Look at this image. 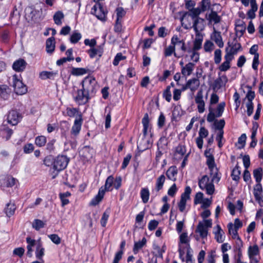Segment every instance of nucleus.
Returning a JSON list of instances; mask_svg holds the SVG:
<instances>
[{
    "label": "nucleus",
    "instance_id": "obj_1",
    "mask_svg": "<svg viewBox=\"0 0 263 263\" xmlns=\"http://www.w3.org/2000/svg\"><path fill=\"white\" fill-rule=\"evenodd\" d=\"M82 88L78 89L77 96L74 100L79 105H83L88 103L93 98L99 88V85L95 78L88 76L81 82Z\"/></svg>",
    "mask_w": 263,
    "mask_h": 263
},
{
    "label": "nucleus",
    "instance_id": "obj_2",
    "mask_svg": "<svg viewBox=\"0 0 263 263\" xmlns=\"http://www.w3.org/2000/svg\"><path fill=\"white\" fill-rule=\"evenodd\" d=\"M100 1L94 0L96 3L91 8V13L95 15L98 19L102 21H106L107 11L104 9L103 5L99 3Z\"/></svg>",
    "mask_w": 263,
    "mask_h": 263
},
{
    "label": "nucleus",
    "instance_id": "obj_3",
    "mask_svg": "<svg viewBox=\"0 0 263 263\" xmlns=\"http://www.w3.org/2000/svg\"><path fill=\"white\" fill-rule=\"evenodd\" d=\"M226 106V103L224 102H222L220 103L216 108V114H214L213 112V109L211 106H210L209 107V113L208 115L207 116V121L209 122H212L213 121H215V118H219L220 117L224 109V107Z\"/></svg>",
    "mask_w": 263,
    "mask_h": 263
},
{
    "label": "nucleus",
    "instance_id": "obj_4",
    "mask_svg": "<svg viewBox=\"0 0 263 263\" xmlns=\"http://www.w3.org/2000/svg\"><path fill=\"white\" fill-rule=\"evenodd\" d=\"M69 159L66 156L59 155L54 160L53 168L57 172L65 169L69 162Z\"/></svg>",
    "mask_w": 263,
    "mask_h": 263
},
{
    "label": "nucleus",
    "instance_id": "obj_5",
    "mask_svg": "<svg viewBox=\"0 0 263 263\" xmlns=\"http://www.w3.org/2000/svg\"><path fill=\"white\" fill-rule=\"evenodd\" d=\"M211 6V0H201L198 3V7L193 10L192 14L194 16H198L201 13L212 9Z\"/></svg>",
    "mask_w": 263,
    "mask_h": 263
},
{
    "label": "nucleus",
    "instance_id": "obj_6",
    "mask_svg": "<svg viewBox=\"0 0 263 263\" xmlns=\"http://www.w3.org/2000/svg\"><path fill=\"white\" fill-rule=\"evenodd\" d=\"M13 87L15 93L17 95H24L27 91V86L22 81L17 79L16 74L13 76Z\"/></svg>",
    "mask_w": 263,
    "mask_h": 263
},
{
    "label": "nucleus",
    "instance_id": "obj_7",
    "mask_svg": "<svg viewBox=\"0 0 263 263\" xmlns=\"http://www.w3.org/2000/svg\"><path fill=\"white\" fill-rule=\"evenodd\" d=\"M94 151L90 146H84L79 152L80 156L84 163L90 161L93 157Z\"/></svg>",
    "mask_w": 263,
    "mask_h": 263
},
{
    "label": "nucleus",
    "instance_id": "obj_8",
    "mask_svg": "<svg viewBox=\"0 0 263 263\" xmlns=\"http://www.w3.org/2000/svg\"><path fill=\"white\" fill-rule=\"evenodd\" d=\"M25 16L29 23L35 22L40 17V12L36 10L33 7H28L25 10Z\"/></svg>",
    "mask_w": 263,
    "mask_h": 263
},
{
    "label": "nucleus",
    "instance_id": "obj_9",
    "mask_svg": "<svg viewBox=\"0 0 263 263\" xmlns=\"http://www.w3.org/2000/svg\"><path fill=\"white\" fill-rule=\"evenodd\" d=\"M83 122V115L82 114H80L79 117H77L74 120L73 125L72 126L70 132L71 135L76 137L79 134Z\"/></svg>",
    "mask_w": 263,
    "mask_h": 263
},
{
    "label": "nucleus",
    "instance_id": "obj_10",
    "mask_svg": "<svg viewBox=\"0 0 263 263\" xmlns=\"http://www.w3.org/2000/svg\"><path fill=\"white\" fill-rule=\"evenodd\" d=\"M142 123L143 124V138H146V136L148 133L150 134L151 138H152L153 134L152 132V127L149 125V116L147 113L144 114L143 118L142 119Z\"/></svg>",
    "mask_w": 263,
    "mask_h": 263
},
{
    "label": "nucleus",
    "instance_id": "obj_11",
    "mask_svg": "<svg viewBox=\"0 0 263 263\" xmlns=\"http://www.w3.org/2000/svg\"><path fill=\"white\" fill-rule=\"evenodd\" d=\"M210 12L206 13L205 16L209 23H213L214 24L219 23L221 21V17L218 14V11H214L213 8L210 9Z\"/></svg>",
    "mask_w": 263,
    "mask_h": 263
},
{
    "label": "nucleus",
    "instance_id": "obj_12",
    "mask_svg": "<svg viewBox=\"0 0 263 263\" xmlns=\"http://www.w3.org/2000/svg\"><path fill=\"white\" fill-rule=\"evenodd\" d=\"M153 140L152 138L147 139L146 138H142L140 141L137 142V149L140 152H143L152 146Z\"/></svg>",
    "mask_w": 263,
    "mask_h": 263
},
{
    "label": "nucleus",
    "instance_id": "obj_13",
    "mask_svg": "<svg viewBox=\"0 0 263 263\" xmlns=\"http://www.w3.org/2000/svg\"><path fill=\"white\" fill-rule=\"evenodd\" d=\"M21 118V115L16 110H12L8 115L7 121L9 123L15 125L18 123Z\"/></svg>",
    "mask_w": 263,
    "mask_h": 263
},
{
    "label": "nucleus",
    "instance_id": "obj_14",
    "mask_svg": "<svg viewBox=\"0 0 263 263\" xmlns=\"http://www.w3.org/2000/svg\"><path fill=\"white\" fill-rule=\"evenodd\" d=\"M94 71L89 69L88 68H75L72 67L71 70V74L74 76H83L85 74L88 73L90 76L93 73Z\"/></svg>",
    "mask_w": 263,
    "mask_h": 263
},
{
    "label": "nucleus",
    "instance_id": "obj_15",
    "mask_svg": "<svg viewBox=\"0 0 263 263\" xmlns=\"http://www.w3.org/2000/svg\"><path fill=\"white\" fill-rule=\"evenodd\" d=\"M186 151L185 145L184 144L180 143L176 147L174 153V156L176 159H181L185 154Z\"/></svg>",
    "mask_w": 263,
    "mask_h": 263
},
{
    "label": "nucleus",
    "instance_id": "obj_16",
    "mask_svg": "<svg viewBox=\"0 0 263 263\" xmlns=\"http://www.w3.org/2000/svg\"><path fill=\"white\" fill-rule=\"evenodd\" d=\"M213 30V32L211 36V39L215 42L219 48H222L224 46V43L222 41L221 32L217 31L214 27Z\"/></svg>",
    "mask_w": 263,
    "mask_h": 263
},
{
    "label": "nucleus",
    "instance_id": "obj_17",
    "mask_svg": "<svg viewBox=\"0 0 263 263\" xmlns=\"http://www.w3.org/2000/svg\"><path fill=\"white\" fill-rule=\"evenodd\" d=\"M27 64L26 62L24 59H19L13 63L12 68L16 72H22L25 70Z\"/></svg>",
    "mask_w": 263,
    "mask_h": 263
},
{
    "label": "nucleus",
    "instance_id": "obj_18",
    "mask_svg": "<svg viewBox=\"0 0 263 263\" xmlns=\"http://www.w3.org/2000/svg\"><path fill=\"white\" fill-rule=\"evenodd\" d=\"M178 174V170L175 165L170 166L166 172L167 178L174 182L177 180V175Z\"/></svg>",
    "mask_w": 263,
    "mask_h": 263
},
{
    "label": "nucleus",
    "instance_id": "obj_19",
    "mask_svg": "<svg viewBox=\"0 0 263 263\" xmlns=\"http://www.w3.org/2000/svg\"><path fill=\"white\" fill-rule=\"evenodd\" d=\"M87 52L91 59L94 58L97 55L101 57L103 53V48L102 46H98L97 48H90L87 51Z\"/></svg>",
    "mask_w": 263,
    "mask_h": 263
},
{
    "label": "nucleus",
    "instance_id": "obj_20",
    "mask_svg": "<svg viewBox=\"0 0 263 263\" xmlns=\"http://www.w3.org/2000/svg\"><path fill=\"white\" fill-rule=\"evenodd\" d=\"M17 180L11 176H7L1 180V185L4 187H12L14 186Z\"/></svg>",
    "mask_w": 263,
    "mask_h": 263
},
{
    "label": "nucleus",
    "instance_id": "obj_21",
    "mask_svg": "<svg viewBox=\"0 0 263 263\" xmlns=\"http://www.w3.org/2000/svg\"><path fill=\"white\" fill-rule=\"evenodd\" d=\"M229 47H231L230 51L235 53L236 54L237 53L239 50L242 49L241 45L240 43L238 42L237 37H235L233 39L232 43L231 44L230 42L228 43Z\"/></svg>",
    "mask_w": 263,
    "mask_h": 263
},
{
    "label": "nucleus",
    "instance_id": "obj_22",
    "mask_svg": "<svg viewBox=\"0 0 263 263\" xmlns=\"http://www.w3.org/2000/svg\"><path fill=\"white\" fill-rule=\"evenodd\" d=\"M194 67L195 64L192 62L186 64L184 67L181 68L182 74L184 77L190 76L194 70Z\"/></svg>",
    "mask_w": 263,
    "mask_h": 263
},
{
    "label": "nucleus",
    "instance_id": "obj_23",
    "mask_svg": "<svg viewBox=\"0 0 263 263\" xmlns=\"http://www.w3.org/2000/svg\"><path fill=\"white\" fill-rule=\"evenodd\" d=\"M146 243V239L143 237L141 240L135 241L134 243L133 251L134 254H137L139 250L141 249Z\"/></svg>",
    "mask_w": 263,
    "mask_h": 263
},
{
    "label": "nucleus",
    "instance_id": "obj_24",
    "mask_svg": "<svg viewBox=\"0 0 263 263\" xmlns=\"http://www.w3.org/2000/svg\"><path fill=\"white\" fill-rule=\"evenodd\" d=\"M71 193L68 191L59 194V198L61 201V206L62 207H64L69 203L70 201L67 198L71 196Z\"/></svg>",
    "mask_w": 263,
    "mask_h": 263
},
{
    "label": "nucleus",
    "instance_id": "obj_25",
    "mask_svg": "<svg viewBox=\"0 0 263 263\" xmlns=\"http://www.w3.org/2000/svg\"><path fill=\"white\" fill-rule=\"evenodd\" d=\"M185 8L189 10V15L192 18H194L195 16L193 15V10L195 9L194 8L196 5L195 1L193 0H185Z\"/></svg>",
    "mask_w": 263,
    "mask_h": 263
},
{
    "label": "nucleus",
    "instance_id": "obj_26",
    "mask_svg": "<svg viewBox=\"0 0 263 263\" xmlns=\"http://www.w3.org/2000/svg\"><path fill=\"white\" fill-rule=\"evenodd\" d=\"M26 241H27V243H28V245L27 246V254L28 256L31 257L32 256V252L33 251V250L32 249V247H36L37 241H36L34 239H32L30 237H27Z\"/></svg>",
    "mask_w": 263,
    "mask_h": 263
},
{
    "label": "nucleus",
    "instance_id": "obj_27",
    "mask_svg": "<svg viewBox=\"0 0 263 263\" xmlns=\"http://www.w3.org/2000/svg\"><path fill=\"white\" fill-rule=\"evenodd\" d=\"M165 181V177L162 174L160 175L156 180L155 190L158 192L163 189L164 183Z\"/></svg>",
    "mask_w": 263,
    "mask_h": 263
},
{
    "label": "nucleus",
    "instance_id": "obj_28",
    "mask_svg": "<svg viewBox=\"0 0 263 263\" xmlns=\"http://www.w3.org/2000/svg\"><path fill=\"white\" fill-rule=\"evenodd\" d=\"M205 157L206 158V164L210 171L212 173L213 172V168L216 166L214 157L212 154H210L209 155L206 156Z\"/></svg>",
    "mask_w": 263,
    "mask_h": 263
},
{
    "label": "nucleus",
    "instance_id": "obj_29",
    "mask_svg": "<svg viewBox=\"0 0 263 263\" xmlns=\"http://www.w3.org/2000/svg\"><path fill=\"white\" fill-rule=\"evenodd\" d=\"M262 188L260 183L256 184L254 188V195L255 200H259L260 198H262Z\"/></svg>",
    "mask_w": 263,
    "mask_h": 263
},
{
    "label": "nucleus",
    "instance_id": "obj_30",
    "mask_svg": "<svg viewBox=\"0 0 263 263\" xmlns=\"http://www.w3.org/2000/svg\"><path fill=\"white\" fill-rule=\"evenodd\" d=\"M253 176L257 183H260L263 176V170L261 167H258L254 170Z\"/></svg>",
    "mask_w": 263,
    "mask_h": 263
},
{
    "label": "nucleus",
    "instance_id": "obj_31",
    "mask_svg": "<svg viewBox=\"0 0 263 263\" xmlns=\"http://www.w3.org/2000/svg\"><path fill=\"white\" fill-rule=\"evenodd\" d=\"M16 210L15 205L14 203L9 202L6 205V208L5 209V212L8 217L12 216Z\"/></svg>",
    "mask_w": 263,
    "mask_h": 263
},
{
    "label": "nucleus",
    "instance_id": "obj_32",
    "mask_svg": "<svg viewBox=\"0 0 263 263\" xmlns=\"http://www.w3.org/2000/svg\"><path fill=\"white\" fill-rule=\"evenodd\" d=\"M66 115L70 118L79 117V114H82L79 108L67 107L66 109Z\"/></svg>",
    "mask_w": 263,
    "mask_h": 263
},
{
    "label": "nucleus",
    "instance_id": "obj_33",
    "mask_svg": "<svg viewBox=\"0 0 263 263\" xmlns=\"http://www.w3.org/2000/svg\"><path fill=\"white\" fill-rule=\"evenodd\" d=\"M216 227L217 230L216 232H215V238L218 242L222 243L224 240L223 237V234H224V232L219 225H217Z\"/></svg>",
    "mask_w": 263,
    "mask_h": 263
},
{
    "label": "nucleus",
    "instance_id": "obj_34",
    "mask_svg": "<svg viewBox=\"0 0 263 263\" xmlns=\"http://www.w3.org/2000/svg\"><path fill=\"white\" fill-rule=\"evenodd\" d=\"M140 196L144 203H146L149 197V192L147 187L142 188L140 191Z\"/></svg>",
    "mask_w": 263,
    "mask_h": 263
},
{
    "label": "nucleus",
    "instance_id": "obj_35",
    "mask_svg": "<svg viewBox=\"0 0 263 263\" xmlns=\"http://www.w3.org/2000/svg\"><path fill=\"white\" fill-rule=\"evenodd\" d=\"M240 167L237 163L235 167L233 169L231 173L232 179L234 181H238L240 179Z\"/></svg>",
    "mask_w": 263,
    "mask_h": 263
},
{
    "label": "nucleus",
    "instance_id": "obj_36",
    "mask_svg": "<svg viewBox=\"0 0 263 263\" xmlns=\"http://www.w3.org/2000/svg\"><path fill=\"white\" fill-rule=\"evenodd\" d=\"M259 249L257 245H254L253 246H250L248 248V256L249 258L251 256H255L259 255Z\"/></svg>",
    "mask_w": 263,
    "mask_h": 263
},
{
    "label": "nucleus",
    "instance_id": "obj_37",
    "mask_svg": "<svg viewBox=\"0 0 263 263\" xmlns=\"http://www.w3.org/2000/svg\"><path fill=\"white\" fill-rule=\"evenodd\" d=\"M126 245V241L125 240H123L120 245V250L116 252L115 255V257L116 258V260L119 259H121L122 258V255L124 253V251L125 249V246Z\"/></svg>",
    "mask_w": 263,
    "mask_h": 263
},
{
    "label": "nucleus",
    "instance_id": "obj_38",
    "mask_svg": "<svg viewBox=\"0 0 263 263\" xmlns=\"http://www.w3.org/2000/svg\"><path fill=\"white\" fill-rule=\"evenodd\" d=\"M197 81H196V80H195L194 79L189 80L185 84L182 85V87L180 89L181 90V92L184 91L187 89H190L191 91L193 92H194L195 91H196V88L195 87H192L191 88V83H194L195 84V83H197Z\"/></svg>",
    "mask_w": 263,
    "mask_h": 263
},
{
    "label": "nucleus",
    "instance_id": "obj_39",
    "mask_svg": "<svg viewBox=\"0 0 263 263\" xmlns=\"http://www.w3.org/2000/svg\"><path fill=\"white\" fill-rule=\"evenodd\" d=\"M197 230L200 233V236L202 238H204L207 236L208 235V230L207 228L205 227L204 224L200 222L197 226Z\"/></svg>",
    "mask_w": 263,
    "mask_h": 263
},
{
    "label": "nucleus",
    "instance_id": "obj_40",
    "mask_svg": "<svg viewBox=\"0 0 263 263\" xmlns=\"http://www.w3.org/2000/svg\"><path fill=\"white\" fill-rule=\"evenodd\" d=\"M193 21V27L194 28V31L196 33H199V29L198 27V25L200 23L203 24L204 22V20L198 15V16L194 17V18H192Z\"/></svg>",
    "mask_w": 263,
    "mask_h": 263
},
{
    "label": "nucleus",
    "instance_id": "obj_41",
    "mask_svg": "<svg viewBox=\"0 0 263 263\" xmlns=\"http://www.w3.org/2000/svg\"><path fill=\"white\" fill-rule=\"evenodd\" d=\"M64 17V14L62 11H58L56 12L53 16L55 24L58 25H61L62 24V20Z\"/></svg>",
    "mask_w": 263,
    "mask_h": 263
},
{
    "label": "nucleus",
    "instance_id": "obj_42",
    "mask_svg": "<svg viewBox=\"0 0 263 263\" xmlns=\"http://www.w3.org/2000/svg\"><path fill=\"white\" fill-rule=\"evenodd\" d=\"M209 178L207 175H204L202 178L199 180L198 185L199 187L201 190H204V188L209 185L210 183H209Z\"/></svg>",
    "mask_w": 263,
    "mask_h": 263
},
{
    "label": "nucleus",
    "instance_id": "obj_43",
    "mask_svg": "<svg viewBox=\"0 0 263 263\" xmlns=\"http://www.w3.org/2000/svg\"><path fill=\"white\" fill-rule=\"evenodd\" d=\"M179 243H184L186 245V248L191 249L189 243V240L187 237V234L186 232L182 233L179 236Z\"/></svg>",
    "mask_w": 263,
    "mask_h": 263
},
{
    "label": "nucleus",
    "instance_id": "obj_44",
    "mask_svg": "<svg viewBox=\"0 0 263 263\" xmlns=\"http://www.w3.org/2000/svg\"><path fill=\"white\" fill-rule=\"evenodd\" d=\"M117 21H122V18L125 15L126 12L123 7H118L116 9Z\"/></svg>",
    "mask_w": 263,
    "mask_h": 263
},
{
    "label": "nucleus",
    "instance_id": "obj_45",
    "mask_svg": "<svg viewBox=\"0 0 263 263\" xmlns=\"http://www.w3.org/2000/svg\"><path fill=\"white\" fill-rule=\"evenodd\" d=\"M210 175L212 176V181H216L217 182L219 181L221 177V174L219 172V170L216 166L213 168L212 173L210 172Z\"/></svg>",
    "mask_w": 263,
    "mask_h": 263
},
{
    "label": "nucleus",
    "instance_id": "obj_46",
    "mask_svg": "<svg viewBox=\"0 0 263 263\" xmlns=\"http://www.w3.org/2000/svg\"><path fill=\"white\" fill-rule=\"evenodd\" d=\"M174 54V56L177 57L175 52V46L171 44L166 48L164 50V55L165 57H170Z\"/></svg>",
    "mask_w": 263,
    "mask_h": 263
},
{
    "label": "nucleus",
    "instance_id": "obj_47",
    "mask_svg": "<svg viewBox=\"0 0 263 263\" xmlns=\"http://www.w3.org/2000/svg\"><path fill=\"white\" fill-rule=\"evenodd\" d=\"M81 37V34L78 32L77 31H74L73 32L70 37V41L72 44H76L79 42Z\"/></svg>",
    "mask_w": 263,
    "mask_h": 263
},
{
    "label": "nucleus",
    "instance_id": "obj_48",
    "mask_svg": "<svg viewBox=\"0 0 263 263\" xmlns=\"http://www.w3.org/2000/svg\"><path fill=\"white\" fill-rule=\"evenodd\" d=\"M44 249L42 247V245L40 241H37L36 246L35 255L36 258L41 259L44 255Z\"/></svg>",
    "mask_w": 263,
    "mask_h": 263
},
{
    "label": "nucleus",
    "instance_id": "obj_49",
    "mask_svg": "<svg viewBox=\"0 0 263 263\" xmlns=\"http://www.w3.org/2000/svg\"><path fill=\"white\" fill-rule=\"evenodd\" d=\"M223 85H224V84H223L222 78L219 77L214 81L212 85V89L213 90L216 91L220 89Z\"/></svg>",
    "mask_w": 263,
    "mask_h": 263
},
{
    "label": "nucleus",
    "instance_id": "obj_50",
    "mask_svg": "<svg viewBox=\"0 0 263 263\" xmlns=\"http://www.w3.org/2000/svg\"><path fill=\"white\" fill-rule=\"evenodd\" d=\"M114 181V178L112 175H110L108 176L106 181L104 187L107 189V191H111L112 189H110L112 185H113Z\"/></svg>",
    "mask_w": 263,
    "mask_h": 263
},
{
    "label": "nucleus",
    "instance_id": "obj_51",
    "mask_svg": "<svg viewBox=\"0 0 263 263\" xmlns=\"http://www.w3.org/2000/svg\"><path fill=\"white\" fill-rule=\"evenodd\" d=\"M155 42V40L152 38L145 39L144 40H141L139 43L142 42L143 43L142 46L143 49L150 48L152 44Z\"/></svg>",
    "mask_w": 263,
    "mask_h": 263
},
{
    "label": "nucleus",
    "instance_id": "obj_52",
    "mask_svg": "<svg viewBox=\"0 0 263 263\" xmlns=\"http://www.w3.org/2000/svg\"><path fill=\"white\" fill-rule=\"evenodd\" d=\"M163 98H164L167 102H171L172 99L171 86H167L165 89L163 91Z\"/></svg>",
    "mask_w": 263,
    "mask_h": 263
},
{
    "label": "nucleus",
    "instance_id": "obj_53",
    "mask_svg": "<svg viewBox=\"0 0 263 263\" xmlns=\"http://www.w3.org/2000/svg\"><path fill=\"white\" fill-rule=\"evenodd\" d=\"M228 50H229V47H227L226 48V53L224 58V60H225L226 62H227L231 64V61L234 58V55L236 54L230 50L228 51Z\"/></svg>",
    "mask_w": 263,
    "mask_h": 263
},
{
    "label": "nucleus",
    "instance_id": "obj_54",
    "mask_svg": "<svg viewBox=\"0 0 263 263\" xmlns=\"http://www.w3.org/2000/svg\"><path fill=\"white\" fill-rule=\"evenodd\" d=\"M8 87L6 85L0 86V96L5 99H7L9 96Z\"/></svg>",
    "mask_w": 263,
    "mask_h": 263
},
{
    "label": "nucleus",
    "instance_id": "obj_55",
    "mask_svg": "<svg viewBox=\"0 0 263 263\" xmlns=\"http://www.w3.org/2000/svg\"><path fill=\"white\" fill-rule=\"evenodd\" d=\"M109 216V211L106 210L103 214L100 223L103 227H105Z\"/></svg>",
    "mask_w": 263,
    "mask_h": 263
},
{
    "label": "nucleus",
    "instance_id": "obj_56",
    "mask_svg": "<svg viewBox=\"0 0 263 263\" xmlns=\"http://www.w3.org/2000/svg\"><path fill=\"white\" fill-rule=\"evenodd\" d=\"M35 143L39 146H43L46 143V138L43 136H37L35 138Z\"/></svg>",
    "mask_w": 263,
    "mask_h": 263
},
{
    "label": "nucleus",
    "instance_id": "obj_57",
    "mask_svg": "<svg viewBox=\"0 0 263 263\" xmlns=\"http://www.w3.org/2000/svg\"><path fill=\"white\" fill-rule=\"evenodd\" d=\"M45 223L40 219H35L32 223V227L36 230H39L44 227Z\"/></svg>",
    "mask_w": 263,
    "mask_h": 263
},
{
    "label": "nucleus",
    "instance_id": "obj_58",
    "mask_svg": "<svg viewBox=\"0 0 263 263\" xmlns=\"http://www.w3.org/2000/svg\"><path fill=\"white\" fill-rule=\"evenodd\" d=\"M221 61V50L217 49L214 51V62L216 64H219Z\"/></svg>",
    "mask_w": 263,
    "mask_h": 263
},
{
    "label": "nucleus",
    "instance_id": "obj_59",
    "mask_svg": "<svg viewBox=\"0 0 263 263\" xmlns=\"http://www.w3.org/2000/svg\"><path fill=\"white\" fill-rule=\"evenodd\" d=\"M191 189L189 186L185 187L184 192L181 195L180 199H185L187 201V199L190 198V194L191 193Z\"/></svg>",
    "mask_w": 263,
    "mask_h": 263
},
{
    "label": "nucleus",
    "instance_id": "obj_60",
    "mask_svg": "<svg viewBox=\"0 0 263 263\" xmlns=\"http://www.w3.org/2000/svg\"><path fill=\"white\" fill-rule=\"evenodd\" d=\"M1 132H2L4 137H5L6 140H9L13 134V130L8 127L4 128L1 130Z\"/></svg>",
    "mask_w": 263,
    "mask_h": 263
},
{
    "label": "nucleus",
    "instance_id": "obj_61",
    "mask_svg": "<svg viewBox=\"0 0 263 263\" xmlns=\"http://www.w3.org/2000/svg\"><path fill=\"white\" fill-rule=\"evenodd\" d=\"M214 124L216 128L219 130V132L223 131V128L225 125L224 119H220L219 121L215 120Z\"/></svg>",
    "mask_w": 263,
    "mask_h": 263
},
{
    "label": "nucleus",
    "instance_id": "obj_62",
    "mask_svg": "<svg viewBox=\"0 0 263 263\" xmlns=\"http://www.w3.org/2000/svg\"><path fill=\"white\" fill-rule=\"evenodd\" d=\"M228 228L229 233L230 234L231 233L233 234V238H237L238 236H239L238 234V230L233 229V224L232 223L230 222L228 224Z\"/></svg>",
    "mask_w": 263,
    "mask_h": 263
},
{
    "label": "nucleus",
    "instance_id": "obj_63",
    "mask_svg": "<svg viewBox=\"0 0 263 263\" xmlns=\"http://www.w3.org/2000/svg\"><path fill=\"white\" fill-rule=\"evenodd\" d=\"M126 59V57L125 56H124L122 55V54L120 52V53H118L116 57H115V59L113 61V65H115V66H117L119 63V62L121 60H125Z\"/></svg>",
    "mask_w": 263,
    "mask_h": 263
},
{
    "label": "nucleus",
    "instance_id": "obj_64",
    "mask_svg": "<svg viewBox=\"0 0 263 263\" xmlns=\"http://www.w3.org/2000/svg\"><path fill=\"white\" fill-rule=\"evenodd\" d=\"M122 21H117V20H116L114 28V30L115 32L119 33L122 31Z\"/></svg>",
    "mask_w": 263,
    "mask_h": 263
}]
</instances>
